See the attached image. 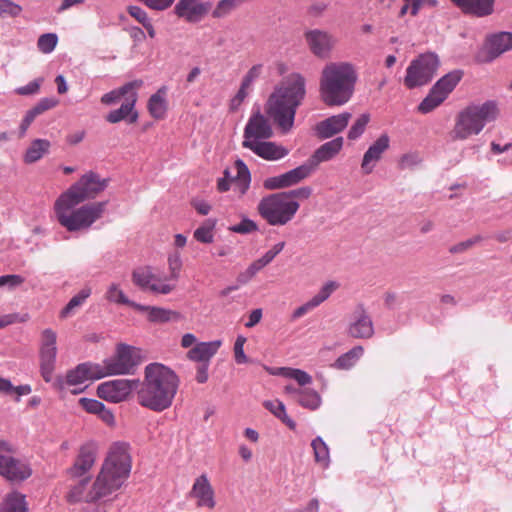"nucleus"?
Listing matches in <instances>:
<instances>
[{
    "instance_id": "obj_50",
    "label": "nucleus",
    "mask_w": 512,
    "mask_h": 512,
    "mask_svg": "<svg viewBox=\"0 0 512 512\" xmlns=\"http://www.w3.org/2000/svg\"><path fill=\"white\" fill-rule=\"evenodd\" d=\"M230 231L238 234H249L258 230L257 224L248 218L242 219V221L229 228Z\"/></svg>"
},
{
    "instance_id": "obj_63",
    "label": "nucleus",
    "mask_w": 512,
    "mask_h": 512,
    "mask_svg": "<svg viewBox=\"0 0 512 512\" xmlns=\"http://www.w3.org/2000/svg\"><path fill=\"white\" fill-rule=\"evenodd\" d=\"M263 405L278 419L281 416H284V412L286 411L285 405L279 400H266L264 401Z\"/></svg>"
},
{
    "instance_id": "obj_39",
    "label": "nucleus",
    "mask_w": 512,
    "mask_h": 512,
    "mask_svg": "<svg viewBox=\"0 0 512 512\" xmlns=\"http://www.w3.org/2000/svg\"><path fill=\"white\" fill-rule=\"evenodd\" d=\"M133 283L142 290H149L152 284H155L156 277L148 267H140L132 272Z\"/></svg>"
},
{
    "instance_id": "obj_2",
    "label": "nucleus",
    "mask_w": 512,
    "mask_h": 512,
    "mask_svg": "<svg viewBox=\"0 0 512 512\" xmlns=\"http://www.w3.org/2000/svg\"><path fill=\"white\" fill-rule=\"evenodd\" d=\"M138 387L139 404L152 411L162 412L172 405L179 387V378L169 367L150 363L145 367L144 380Z\"/></svg>"
},
{
    "instance_id": "obj_28",
    "label": "nucleus",
    "mask_w": 512,
    "mask_h": 512,
    "mask_svg": "<svg viewBox=\"0 0 512 512\" xmlns=\"http://www.w3.org/2000/svg\"><path fill=\"white\" fill-rule=\"evenodd\" d=\"M221 340L199 342L187 352V358L194 362L209 363L221 346Z\"/></svg>"
},
{
    "instance_id": "obj_51",
    "label": "nucleus",
    "mask_w": 512,
    "mask_h": 512,
    "mask_svg": "<svg viewBox=\"0 0 512 512\" xmlns=\"http://www.w3.org/2000/svg\"><path fill=\"white\" fill-rule=\"evenodd\" d=\"M57 100L53 98H42L34 107L28 110L35 118L45 111L55 107Z\"/></svg>"
},
{
    "instance_id": "obj_30",
    "label": "nucleus",
    "mask_w": 512,
    "mask_h": 512,
    "mask_svg": "<svg viewBox=\"0 0 512 512\" xmlns=\"http://www.w3.org/2000/svg\"><path fill=\"white\" fill-rule=\"evenodd\" d=\"M96 457V447L94 444H85L81 447L79 455L71 469L74 476H81L87 472L94 464Z\"/></svg>"
},
{
    "instance_id": "obj_27",
    "label": "nucleus",
    "mask_w": 512,
    "mask_h": 512,
    "mask_svg": "<svg viewBox=\"0 0 512 512\" xmlns=\"http://www.w3.org/2000/svg\"><path fill=\"white\" fill-rule=\"evenodd\" d=\"M343 146V138L337 137L321 145L307 161L314 170L321 162L334 158Z\"/></svg>"
},
{
    "instance_id": "obj_24",
    "label": "nucleus",
    "mask_w": 512,
    "mask_h": 512,
    "mask_svg": "<svg viewBox=\"0 0 512 512\" xmlns=\"http://www.w3.org/2000/svg\"><path fill=\"white\" fill-rule=\"evenodd\" d=\"M136 101L137 93L131 92L127 97H125L120 108L112 110L107 114L106 120L113 124L122 120H127L131 124L135 123L138 119V113L134 110Z\"/></svg>"
},
{
    "instance_id": "obj_21",
    "label": "nucleus",
    "mask_w": 512,
    "mask_h": 512,
    "mask_svg": "<svg viewBox=\"0 0 512 512\" xmlns=\"http://www.w3.org/2000/svg\"><path fill=\"white\" fill-rule=\"evenodd\" d=\"M32 473L28 464L8 455L0 454V475L11 481H23Z\"/></svg>"
},
{
    "instance_id": "obj_48",
    "label": "nucleus",
    "mask_w": 512,
    "mask_h": 512,
    "mask_svg": "<svg viewBox=\"0 0 512 512\" xmlns=\"http://www.w3.org/2000/svg\"><path fill=\"white\" fill-rule=\"evenodd\" d=\"M264 267L258 260L252 262L245 271L239 273L237 276V283L239 285L247 284L258 272H260Z\"/></svg>"
},
{
    "instance_id": "obj_60",
    "label": "nucleus",
    "mask_w": 512,
    "mask_h": 512,
    "mask_svg": "<svg viewBox=\"0 0 512 512\" xmlns=\"http://www.w3.org/2000/svg\"><path fill=\"white\" fill-rule=\"evenodd\" d=\"M24 282V278L20 275L10 274L0 276V287L16 288Z\"/></svg>"
},
{
    "instance_id": "obj_17",
    "label": "nucleus",
    "mask_w": 512,
    "mask_h": 512,
    "mask_svg": "<svg viewBox=\"0 0 512 512\" xmlns=\"http://www.w3.org/2000/svg\"><path fill=\"white\" fill-rule=\"evenodd\" d=\"M104 378L101 364L85 362L69 370L66 374L65 384L68 386L81 385L86 381Z\"/></svg>"
},
{
    "instance_id": "obj_9",
    "label": "nucleus",
    "mask_w": 512,
    "mask_h": 512,
    "mask_svg": "<svg viewBox=\"0 0 512 512\" xmlns=\"http://www.w3.org/2000/svg\"><path fill=\"white\" fill-rule=\"evenodd\" d=\"M139 363V349L127 344H119L116 349V354L113 357L105 359L101 366L104 377H106L110 375L130 374Z\"/></svg>"
},
{
    "instance_id": "obj_15",
    "label": "nucleus",
    "mask_w": 512,
    "mask_h": 512,
    "mask_svg": "<svg viewBox=\"0 0 512 512\" xmlns=\"http://www.w3.org/2000/svg\"><path fill=\"white\" fill-rule=\"evenodd\" d=\"M211 4L202 0H179L173 13L188 23L200 22L210 11Z\"/></svg>"
},
{
    "instance_id": "obj_47",
    "label": "nucleus",
    "mask_w": 512,
    "mask_h": 512,
    "mask_svg": "<svg viewBox=\"0 0 512 512\" xmlns=\"http://www.w3.org/2000/svg\"><path fill=\"white\" fill-rule=\"evenodd\" d=\"M22 7L11 0H0V18L17 17L21 14Z\"/></svg>"
},
{
    "instance_id": "obj_56",
    "label": "nucleus",
    "mask_w": 512,
    "mask_h": 512,
    "mask_svg": "<svg viewBox=\"0 0 512 512\" xmlns=\"http://www.w3.org/2000/svg\"><path fill=\"white\" fill-rule=\"evenodd\" d=\"M482 240V237L477 235L473 238H470L468 240L462 241L458 244H455L449 248V252L452 254H458L465 252L466 250L470 249L473 245L480 242Z\"/></svg>"
},
{
    "instance_id": "obj_46",
    "label": "nucleus",
    "mask_w": 512,
    "mask_h": 512,
    "mask_svg": "<svg viewBox=\"0 0 512 512\" xmlns=\"http://www.w3.org/2000/svg\"><path fill=\"white\" fill-rule=\"evenodd\" d=\"M339 287V284L335 281H329L325 283L319 292L314 295L311 300L316 304L318 307L320 304H322L325 300H327L330 295Z\"/></svg>"
},
{
    "instance_id": "obj_29",
    "label": "nucleus",
    "mask_w": 512,
    "mask_h": 512,
    "mask_svg": "<svg viewBox=\"0 0 512 512\" xmlns=\"http://www.w3.org/2000/svg\"><path fill=\"white\" fill-rule=\"evenodd\" d=\"M486 46L489 54V60H493L512 48V33L500 32L491 35L487 40Z\"/></svg>"
},
{
    "instance_id": "obj_6",
    "label": "nucleus",
    "mask_w": 512,
    "mask_h": 512,
    "mask_svg": "<svg viewBox=\"0 0 512 512\" xmlns=\"http://www.w3.org/2000/svg\"><path fill=\"white\" fill-rule=\"evenodd\" d=\"M499 115L496 101L488 100L482 104H471L460 111L456 117L452 138L465 140L478 135L485 125L495 121Z\"/></svg>"
},
{
    "instance_id": "obj_4",
    "label": "nucleus",
    "mask_w": 512,
    "mask_h": 512,
    "mask_svg": "<svg viewBox=\"0 0 512 512\" xmlns=\"http://www.w3.org/2000/svg\"><path fill=\"white\" fill-rule=\"evenodd\" d=\"M305 95V78L299 73H292L282 80L269 96L266 111L283 131L292 128L296 110Z\"/></svg>"
},
{
    "instance_id": "obj_5",
    "label": "nucleus",
    "mask_w": 512,
    "mask_h": 512,
    "mask_svg": "<svg viewBox=\"0 0 512 512\" xmlns=\"http://www.w3.org/2000/svg\"><path fill=\"white\" fill-rule=\"evenodd\" d=\"M75 199L63 195L56 200L54 205L55 216L59 224L69 232L87 231L102 217L107 202H94L76 208L80 203H74Z\"/></svg>"
},
{
    "instance_id": "obj_40",
    "label": "nucleus",
    "mask_w": 512,
    "mask_h": 512,
    "mask_svg": "<svg viewBox=\"0 0 512 512\" xmlns=\"http://www.w3.org/2000/svg\"><path fill=\"white\" fill-rule=\"evenodd\" d=\"M105 298L112 303L128 305L134 308V304H137L134 301H131L120 288L119 284L111 283L106 291Z\"/></svg>"
},
{
    "instance_id": "obj_11",
    "label": "nucleus",
    "mask_w": 512,
    "mask_h": 512,
    "mask_svg": "<svg viewBox=\"0 0 512 512\" xmlns=\"http://www.w3.org/2000/svg\"><path fill=\"white\" fill-rule=\"evenodd\" d=\"M107 185L108 179L101 178L98 174L90 171L84 174L63 195H68V197L75 199L74 203H82L95 198L105 190Z\"/></svg>"
},
{
    "instance_id": "obj_61",
    "label": "nucleus",
    "mask_w": 512,
    "mask_h": 512,
    "mask_svg": "<svg viewBox=\"0 0 512 512\" xmlns=\"http://www.w3.org/2000/svg\"><path fill=\"white\" fill-rule=\"evenodd\" d=\"M281 194H285L288 199H300L305 200L308 199L312 194V189L309 186L300 187L297 189L290 190L288 192H281Z\"/></svg>"
},
{
    "instance_id": "obj_14",
    "label": "nucleus",
    "mask_w": 512,
    "mask_h": 512,
    "mask_svg": "<svg viewBox=\"0 0 512 512\" xmlns=\"http://www.w3.org/2000/svg\"><path fill=\"white\" fill-rule=\"evenodd\" d=\"M312 171L311 165L306 162L288 172L265 179L263 186L267 190L288 188L309 177Z\"/></svg>"
},
{
    "instance_id": "obj_53",
    "label": "nucleus",
    "mask_w": 512,
    "mask_h": 512,
    "mask_svg": "<svg viewBox=\"0 0 512 512\" xmlns=\"http://www.w3.org/2000/svg\"><path fill=\"white\" fill-rule=\"evenodd\" d=\"M170 279L177 280L182 267L181 256L178 252L171 254L168 258Z\"/></svg>"
},
{
    "instance_id": "obj_54",
    "label": "nucleus",
    "mask_w": 512,
    "mask_h": 512,
    "mask_svg": "<svg viewBox=\"0 0 512 512\" xmlns=\"http://www.w3.org/2000/svg\"><path fill=\"white\" fill-rule=\"evenodd\" d=\"M245 342H246V337H244L243 335L237 336L235 344H234V356H235V361L238 364H244L248 361V358L244 353Z\"/></svg>"
},
{
    "instance_id": "obj_22",
    "label": "nucleus",
    "mask_w": 512,
    "mask_h": 512,
    "mask_svg": "<svg viewBox=\"0 0 512 512\" xmlns=\"http://www.w3.org/2000/svg\"><path fill=\"white\" fill-rule=\"evenodd\" d=\"M189 495L197 499L198 507L213 509L216 505L213 488L205 474L195 479Z\"/></svg>"
},
{
    "instance_id": "obj_12",
    "label": "nucleus",
    "mask_w": 512,
    "mask_h": 512,
    "mask_svg": "<svg viewBox=\"0 0 512 512\" xmlns=\"http://www.w3.org/2000/svg\"><path fill=\"white\" fill-rule=\"evenodd\" d=\"M138 386L139 380L136 379H115L101 383L97 387V395L105 401L119 403L125 401Z\"/></svg>"
},
{
    "instance_id": "obj_32",
    "label": "nucleus",
    "mask_w": 512,
    "mask_h": 512,
    "mask_svg": "<svg viewBox=\"0 0 512 512\" xmlns=\"http://www.w3.org/2000/svg\"><path fill=\"white\" fill-rule=\"evenodd\" d=\"M235 169H236V175L234 182L235 187L234 190L239 193L240 196H243L246 194L250 187L251 183V174L247 167V165L241 160L237 159L235 161Z\"/></svg>"
},
{
    "instance_id": "obj_62",
    "label": "nucleus",
    "mask_w": 512,
    "mask_h": 512,
    "mask_svg": "<svg viewBox=\"0 0 512 512\" xmlns=\"http://www.w3.org/2000/svg\"><path fill=\"white\" fill-rule=\"evenodd\" d=\"M41 82H42L41 79H36L34 81L29 82L25 86L18 87L15 90V92L18 95H23V96L37 94L39 92V89H40V86H41Z\"/></svg>"
},
{
    "instance_id": "obj_26",
    "label": "nucleus",
    "mask_w": 512,
    "mask_h": 512,
    "mask_svg": "<svg viewBox=\"0 0 512 512\" xmlns=\"http://www.w3.org/2000/svg\"><path fill=\"white\" fill-rule=\"evenodd\" d=\"M465 14L486 17L494 12L495 0H452Z\"/></svg>"
},
{
    "instance_id": "obj_18",
    "label": "nucleus",
    "mask_w": 512,
    "mask_h": 512,
    "mask_svg": "<svg viewBox=\"0 0 512 512\" xmlns=\"http://www.w3.org/2000/svg\"><path fill=\"white\" fill-rule=\"evenodd\" d=\"M390 147V137L388 134H381L366 150L361 162L363 174L369 175L373 172L377 163L382 159L383 154Z\"/></svg>"
},
{
    "instance_id": "obj_13",
    "label": "nucleus",
    "mask_w": 512,
    "mask_h": 512,
    "mask_svg": "<svg viewBox=\"0 0 512 512\" xmlns=\"http://www.w3.org/2000/svg\"><path fill=\"white\" fill-rule=\"evenodd\" d=\"M56 333L51 329H45L42 332L40 348V368L41 375L46 382L52 380V374L55 367L57 348Z\"/></svg>"
},
{
    "instance_id": "obj_23",
    "label": "nucleus",
    "mask_w": 512,
    "mask_h": 512,
    "mask_svg": "<svg viewBox=\"0 0 512 512\" xmlns=\"http://www.w3.org/2000/svg\"><path fill=\"white\" fill-rule=\"evenodd\" d=\"M242 146L268 161L282 159L288 154V150L283 146L265 140L256 143L242 142Z\"/></svg>"
},
{
    "instance_id": "obj_7",
    "label": "nucleus",
    "mask_w": 512,
    "mask_h": 512,
    "mask_svg": "<svg viewBox=\"0 0 512 512\" xmlns=\"http://www.w3.org/2000/svg\"><path fill=\"white\" fill-rule=\"evenodd\" d=\"M299 207L296 200L288 199L280 192L263 197L258 203L257 210L268 224L282 226L293 219Z\"/></svg>"
},
{
    "instance_id": "obj_10",
    "label": "nucleus",
    "mask_w": 512,
    "mask_h": 512,
    "mask_svg": "<svg viewBox=\"0 0 512 512\" xmlns=\"http://www.w3.org/2000/svg\"><path fill=\"white\" fill-rule=\"evenodd\" d=\"M462 78V72L454 70L441 77L430 89L428 95L418 106L422 113H429L438 107L454 90Z\"/></svg>"
},
{
    "instance_id": "obj_33",
    "label": "nucleus",
    "mask_w": 512,
    "mask_h": 512,
    "mask_svg": "<svg viewBox=\"0 0 512 512\" xmlns=\"http://www.w3.org/2000/svg\"><path fill=\"white\" fill-rule=\"evenodd\" d=\"M142 85V81L135 80L126 83L119 89L112 90L101 97V102L105 105L117 103L121 98L127 97L131 92H136L135 89Z\"/></svg>"
},
{
    "instance_id": "obj_52",
    "label": "nucleus",
    "mask_w": 512,
    "mask_h": 512,
    "mask_svg": "<svg viewBox=\"0 0 512 512\" xmlns=\"http://www.w3.org/2000/svg\"><path fill=\"white\" fill-rule=\"evenodd\" d=\"M213 237V225H203L194 231V238L201 243H211Z\"/></svg>"
},
{
    "instance_id": "obj_8",
    "label": "nucleus",
    "mask_w": 512,
    "mask_h": 512,
    "mask_svg": "<svg viewBox=\"0 0 512 512\" xmlns=\"http://www.w3.org/2000/svg\"><path fill=\"white\" fill-rule=\"evenodd\" d=\"M440 65L438 56L435 53L421 54L411 61L407 67L404 84L407 88L413 89L429 83L436 74Z\"/></svg>"
},
{
    "instance_id": "obj_34",
    "label": "nucleus",
    "mask_w": 512,
    "mask_h": 512,
    "mask_svg": "<svg viewBox=\"0 0 512 512\" xmlns=\"http://www.w3.org/2000/svg\"><path fill=\"white\" fill-rule=\"evenodd\" d=\"M28 506L25 496L19 492L8 494L0 508V512H27Z\"/></svg>"
},
{
    "instance_id": "obj_1",
    "label": "nucleus",
    "mask_w": 512,
    "mask_h": 512,
    "mask_svg": "<svg viewBox=\"0 0 512 512\" xmlns=\"http://www.w3.org/2000/svg\"><path fill=\"white\" fill-rule=\"evenodd\" d=\"M131 471L129 445L114 443L104 461L102 469L92 488L86 492L89 480L83 479L72 487L68 494L70 502H95L117 491L126 481Z\"/></svg>"
},
{
    "instance_id": "obj_36",
    "label": "nucleus",
    "mask_w": 512,
    "mask_h": 512,
    "mask_svg": "<svg viewBox=\"0 0 512 512\" xmlns=\"http://www.w3.org/2000/svg\"><path fill=\"white\" fill-rule=\"evenodd\" d=\"M311 447L314 452L315 462L321 465L324 469H327L331 462L328 445L320 436H317L312 440Z\"/></svg>"
},
{
    "instance_id": "obj_64",
    "label": "nucleus",
    "mask_w": 512,
    "mask_h": 512,
    "mask_svg": "<svg viewBox=\"0 0 512 512\" xmlns=\"http://www.w3.org/2000/svg\"><path fill=\"white\" fill-rule=\"evenodd\" d=\"M127 11L130 16L136 19L143 26L151 20L147 12L139 6H129Z\"/></svg>"
},
{
    "instance_id": "obj_59",
    "label": "nucleus",
    "mask_w": 512,
    "mask_h": 512,
    "mask_svg": "<svg viewBox=\"0 0 512 512\" xmlns=\"http://www.w3.org/2000/svg\"><path fill=\"white\" fill-rule=\"evenodd\" d=\"M262 72V65L261 64H256V65H253L249 70L248 72L246 73V75L243 77L242 79V84H244V87H249L250 89L252 88V85H253V82L259 78L260 74Z\"/></svg>"
},
{
    "instance_id": "obj_3",
    "label": "nucleus",
    "mask_w": 512,
    "mask_h": 512,
    "mask_svg": "<svg viewBox=\"0 0 512 512\" xmlns=\"http://www.w3.org/2000/svg\"><path fill=\"white\" fill-rule=\"evenodd\" d=\"M358 72L354 64L347 61L329 62L320 74L319 94L328 107H339L348 103L355 92Z\"/></svg>"
},
{
    "instance_id": "obj_16",
    "label": "nucleus",
    "mask_w": 512,
    "mask_h": 512,
    "mask_svg": "<svg viewBox=\"0 0 512 512\" xmlns=\"http://www.w3.org/2000/svg\"><path fill=\"white\" fill-rule=\"evenodd\" d=\"M273 130L269 120L260 112L254 113L248 120L243 134V142L256 143L269 139Z\"/></svg>"
},
{
    "instance_id": "obj_55",
    "label": "nucleus",
    "mask_w": 512,
    "mask_h": 512,
    "mask_svg": "<svg viewBox=\"0 0 512 512\" xmlns=\"http://www.w3.org/2000/svg\"><path fill=\"white\" fill-rule=\"evenodd\" d=\"M284 247L285 242H279L257 260L261 263L263 267H265L273 261V259L284 249Z\"/></svg>"
},
{
    "instance_id": "obj_58",
    "label": "nucleus",
    "mask_w": 512,
    "mask_h": 512,
    "mask_svg": "<svg viewBox=\"0 0 512 512\" xmlns=\"http://www.w3.org/2000/svg\"><path fill=\"white\" fill-rule=\"evenodd\" d=\"M81 407L88 413L98 414L103 410L104 404L96 399L81 398L79 400Z\"/></svg>"
},
{
    "instance_id": "obj_38",
    "label": "nucleus",
    "mask_w": 512,
    "mask_h": 512,
    "mask_svg": "<svg viewBox=\"0 0 512 512\" xmlns=\"http://www.w3.org/2000/svg\"><path fill=\"white\" fill-rule=\"evenodd\" d=\"M50 142L45 139H36L28 147L24 160L26 163H34L42 158V156L48 152Z\"/></svg>"
},
{
    "instance_id": "obj_45",
    "label": "nucleus",
    "mask_w": 512,
    "mask_h": 512,
    "mask_svg": "<svg viewBox=\"0 0 512 512\" xmlns=\"http://www.w3.org/2000/svg\"><path fill=\"white\" fill-rule=\"evenodd\" d=\"M57 42L58 37L55 33H46L39 37L37 46L42 53L49 54L55 49Z\"/></svg>"
},
{
    "instance_id": "obj_43",
    "label": "nucleus",
    "mask_w": 512,
    "mask_h": 512,
    "mask_svg": "<svg viewBox=\"0 0 512 512\" xmlns=\"http://www.w3.org/2000/svg\"><path fill=\"white\" fill-rule=\"evenodd\" d=\"M243 1L244 0H220L212 11V16L214 18H224L241 5Z\"/></svg>"
},
{
    "instance_id": "obj_44",
    "label": "nucleus",
    "mask_w": 512,
    "mask_h": 512,
    "mask_svg": "<svg viewBox=\"0 0 512 512\" xmlns=\"http://www.w3.org/2000/svg\"><path fill=\"white\" fill-rule=\"evenodd\" d=\"M370 121V115L367 113H364L360 115L354 124L351 126L349 132H348V139L349 140H356L358 139L365 131L367 124Z\"/></svg>"
},
{
    "instance_id": "obj_41",
    "label": "nucleus",
    "mask_w": 512,
    "mask_h": 512,
    "mask_svg": "<svg viewBox=\"0 0 512 512\" xmlns=\"http://www.w3.org/2000/svg\"><path fill=\"white\" fill-rule=\"evenodd\" d=\"M91 295V288L85 287L81 291H79L75 296H73L67 305L61 310L60 317L67 318L73 312V310L79 306H81L85 300Z\"/></svg>"
},
{
    "instance_id": "obj_25",
    "label": "nucleus",
    "mask_w": 512,
    "mask_h": 512,
    "mask_svg": "<svg viewBox=\"0 0 512 512\" xmlns=\"http://www.w3.org/2000/svg\"><path fill=\"white\" fill-rule=\"evenodd\" d=\"M350 118L349 112H343L319 122L316 126L317 135L322 139L332 137L348 125Z\"/></svg>"
},
{
    "instance_id": "obj_37",
    "label": "nucleus",
    "mask_w": 512,
    "mask_h": 512,
    "mask_svg": "<svg viewBox=\"0 0 512 512\" xmlns=\"http://www.w3.org/2000/svg\"><path fill=\"white\" fill-rule=\"evenodd\" d=\"M364 349L362 346H355L348 352L344 353L334 362L333 367L341 370L352 368L356 362L362 357Z\"/></svg>"
},
{
    "instance_id": "obj_20",
    "label": "nucleus",
    "mask_w": 512,
    "mask_h": 512,
    "mask_svg": "<svg viewBox=\"0 0 512 512\" xmlns=\"http://www.w3.org/2000/svg\"><path fill=\"white\" fill-rule=\"evenodd\" d=\"M305 39L312 53L319 58H327L335 43L331 34L319 29L306 32Z\"/></svg>"
},
{
    "instance_id": "obj_49",
    "label": "nucleus",
    "mask_w": 512,
    "mask_h": 512,
    "mask_svg": "<svg viewBox=\"0 0 512 512\" xmlns=\"http://www.w3.org/2000/svg\"><path fill=\"white\" fill-rule=\"evenodd\" d=\"M286 378L295 380L299 386H306L312 383V377L307 372L296 368L289 367Z\"/></svg>"
},
{
    "instance_id": "obj_42",
    "label": "nucleus",
    "mask_w": 512,
    "mask_h": 512,
    "mask_svg": "<svg viewBox=\"0 0 512 512\" xmlns=\"http://www.w3.org/2000/svg\"><path fill=\"white\" fill-rule=\"evenodd\" d=\"M297 401L301 406L310 410H315L321 404V397L315 390L303 388Z\"/></svg>"
},
{
    "instance_id": "obj_57",
    "label": "nucleus",
    "mask_w": 512,
    "mask_h": 512,
    "mask_svg": "<svg viewBox=\"0 0 512 512\" xmlns=\"http://www.w3.org/2000/svg\"><path fill=\"white\" fill-rule=\"evenodd\" d=\"M421 161L418 153H407L400 158L399 166L401 169H410L420 164Z\"/></svg>"
},
{
    "instance_id": "obj_31",
    "label": "nucleus",
    "mask_w": 512,
    "mask_h": 512,
    "mask_svg": "<svg viewBox=\"0 0 512 512\" xmlns=\"http://www.w3.org/2000/svg\"><path fill=\"white\" fill-rule=\"evenodd\" d=\"M134 309L147 312V317L150 322L154 323H166L170 321H175L180 318V315L176 311H172L170 309H165L161 307L155 306H146L142 304H134Z\"/></svg>"
},
{
    "instance_id": "obj_19",
    "label": "nucleus",
    "mask_w": 512,
    "mask_h": 512,
    "mask_svg": "<svg viewBox=\"0 0 512 512\" xmlns=\"http://www.w3.org/2000/svg\"><path fill=\"white\" fill-rule=\"evenodd\" d=\"M347 332L356 339H369L373 336L374 326L372 319L362 305H359L354 310Z\"/></svg>"
},
{
    "instance_id": "obj_35",
    "label": "nucleus",
    "mask_w": 512,
    "mask_h": 512,
    "mask_svg": "<svg viewBox=\"0 0 512 512\" xmlns=\"http://www.w3.org/2000/svg\"><path fill=\"white\" fill-rule=\"evenodd\" d=\"M165 87L160 88L153 94L148 101V110L152 117L161 119L164 117L167 110V103L165 100Z\"/></svg>"
}]
</instances>
